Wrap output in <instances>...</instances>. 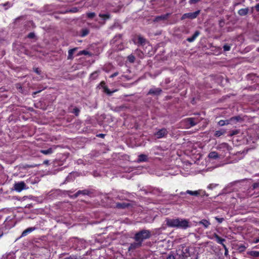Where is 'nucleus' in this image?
I'll return each mask as SVG.
<instances>
[{"instance_id":"22","label":"nucleus","mask_w":259,"mask_h":259,"mask_svg":"<svg viewBox=\"0 0 259 259\" xmlns=\"http://www.w3.org/2000/svg\"><path fill=\"white\" fill-rule=\"evenodd\" d=\"M250 255L254 257L259 256V251H251L249 253Z\"/></svg>"},{"instance_id":"16","label":"nucleus","mask_w":259,"mask_h":259,"mask_svg":"<svg viewBox=\"0 0 259 259\" xmlns=\"http://www.w3.org/2000/svg\"><path fill=\"white\" fill-rule=\"evenodd\" d=\"M80 36L84 37L89 33V30L88 29H82L80 32Z\"/></svg>"},{"instance_id":"58","label":"nucleus","mask_w":259,"mask_h":259,"mask_svg":"<svg viewBox=\"0 0 259 259\" xmlns=\"http://www.w3.org/2000/svg\"><path fill=\"white\" fill-rule=\"evenodd\" d=\"M96 73V72H94L92 74V75H94V74H95Z\"/></svg>"},{"instance_id":"12","label":"nucleus","mask_w":259,"mask_h":259,"mask_svg":"<svg viewBox=\"0 0 259 259\" xmlns=\"http://www.w3.org/2000/svg\"><path fill=\"white\" fill-rule=\"evenodd\" d=\"M199 224H201L204 226L205 228H207L210 225V223L206 220H202L199 222Z\"/></svg>"},{"instance_id":"1","label":"nucleus","mask_w":259,"mask_h":259,"mask_svg":"<svg viewBox=\"0 0 259 259\" xmlns=\"http://www.w3.org/2000/svg\"><path fill=\"white\" fill-rule=\"evenodd\" d=\"M165 223L166 225L169 227L186 229L189 226V222L188 220L180 218H167L165 220Z\"/></svg>"},{"instance_id":"40","label":"nucleus","mask_w":259,"mask_h":259,"mask_svg":"<svg viewBox=\"0 0 259 259\" xmlns=\"http://www.w3.org/2000/svg\"><path fill=\"white\" fill-rule=\"evenodd\" d=\"M216 186H217L216 184H210V185H208V188L212 189L213 188H214Z\"/></svg>"},{"instance_id":"51","label":"nucleus","mask_w":259,"mask_h":259,"mask_svg":"<svg viewBox=\"0 0 259 259\" xmlns=\"http://www.w3.org/2000/svg\"><path fill=\"white\" fill-rule=\"evenodd\" d=\"M40 91H41V90H39V91H37V92H34V93H33V94H34V95H35V94H37V93H38L40 92Z\"/></svg>"},{"instance_id":"37","label":"nucleus","mask_w":259,"mask_h":259,"mask_svg":"<svg viewBox=\"0 0 259 259\" xmlns=\"http://www.w3.org/2000/svg\"><path fill=\"white\" fill-rule=\"evenodd\" d=\"M38 165L37 164H33V165H26L25 166V167H29V168H32V167H36Z\"/></svg>"},{"instance_id":"28","label":"nucleus","mask_w":259,"mask_h":259,"mask_svg":"<svg viewBox=\"0 0 259 259\" xmlns=\"http://www.w3.org/2000/svg\"><path fill=\"white\" fill-rule=\"evenodd\" d=\"M224 51H229L231 49V46L229 45L226 44L223 46Z\"/></svg>"},{"instance_id":"5","label":"nucleus","mask_w":259,"mask_h":259,"mask_svg":"<svg viewBox=\"0 0 259 259\" xmlns=\"http://www.w3.org/2000/svg\"><path fill=\"white\" fill-rule=\"evenodd\" d=\"M186 125L187 126V128H190L192 127L195 125H196L198 123L197 121H195L194 118H188L185 120Z\"/></svg>"},{"instance_id":"3","label":"nucleus","mask_w":259,"mask_h":259,"mask_svg":"<svg viewBox=\"0 0 259 259\" xmlns=\"http://www.w3.org/2000/svg\"><path fill=\"white\" fill-rule=\"evenodd\" d=\"M14 187L16 191L20 192L22 190L26 189V184L24 182H20L15 183Z\"/></svg>"},{"instance_id":"38","label":"nucleus","mask_w":259,"mask_h":259,"mask_svg":"<svg viewBox=\"0 0 259 259\" xmlns=\"http://www.w3.org/2000/svg\"><path fill=\"white\" fill-rule=\"evenodd\" d=\"M166 259H175V257L172 254H169Z\"/></svg>"},{"instance_id":"2","label":"nucleus","mask_w":259,"mask_h":259,"mask_svg":"<svg viewBox=\"0 0 259 259\" xmlns=\"http://www.w3.org/2000/svg\"><path fill=\"white\" fill-rule=\"evenodd\" d=\"M151 233L149 230H143L137 233L135 236V239L137 242H140L141 244L142 241L150 237Z\"/></svg>"},{"instance_id":"50","label":"nucleus","mask_w":259,"mask_h":259,"mask_svg":"<svg viewBox=\"0 0 259 259\" xmlns=\"http://www.w3.org/2000/svg\"><path fill=\"white\" fill-rule=\"evenodd\" d=\"M101 84L102 85V86L103 87L104 86H105V82L104 81H102L101 82Z\"/></svg>"},{"instance_id":"34","label":"nucleus","mask_w":259,"mask_h":259,"mask_svg":"<svg viewBox=\"0 0 259 259\" xmlns=\"http://www.w3.org/2000/svg\"><path fill=\"white\" fill-rule=\"evenodd\" d=\"M215 219L219 223H221L223 222V221H224V218H219L218 217H215Z\"/></svg>"},{"instance_id":"11","label":"nucleus","mask_w":259,"mask_h":259,"mask_svg":"<svg viewBox=\"0 0 259 259\" xmlns=\"http://www.w3.org/2000/svg\"><path fill=\"white\" fill-rule=\"evenodd\" d=\"M141 243L140 242H137L131 244L129 247V250L134 249L137 247H140Z\"/></svg>"},{"instance_id":"57","label":"nucleus","mask_w":259,"mask_h":259,"mask_svg":"<svg viewBox=\"0 0 259 259\" xmlns=\"http://www.w3.org/2000/svg\"><path fill=\"white\" fill-rule=\"evenodd\" d=\"M180 194H181V195H183V194H185V193H184V192H181V193H180Z\"/></svg>"},{"instance_id":"32","label":"nucleus","mask_w":259,"mask_h":259,"mask_svg":"<svg viewBox=\"0 0 259 259\" xmlns=\"http://www.w3.org/2000/svg\"><path fill=\"white\" fill-rule=\"evenodd\" d=\"M165 18V17H156L154 20V22H156V21H159L160 20H164Z\"/></svg>"},{"instance_id":"53","label":"nucleus","mask_w":259,"mask_h":259,"mask_svg":"<svg viewBox=\"0 0 259 259\" xmlns=\"http://www.w3.org/2000/svg\"><path fill=\"white\" fill-rule=\"evenodd\" d=\"M48 163H49V161L48 160H45L44 162V164H48Z\"/></svg>"},{"instance_id":"26","label":"nucleus","mask_w":259,"mask_h":259,"mask_svg":"<svg viewBox=\"0 0 259 259\" xmlns=\"http://www.w3.org/2000/svg\"><path fill=\"white\" fill-rule=\"evenodd\" d=\"M229 124V121L228 120H221L219 122V124L220 126H223V125H225V124Z\"/></svg>"},{"instance_id":"8","label":"nucleus","mask_w":259,"mask_h":259,"mask_svg":"<svg viewBox=\"0 0 259 259\" xmlns=\"http://www.w3.org/2000/svg\"><path fill=\"white\" fill-rule=\"evenodd\" d=\"M213 236L216 239V241L217 242L222 245V246H223V244H224V242L225 241V239H223V238H221V237H220L219 236V235H218L217 234H213Z\"/></svg>"},{"instance_id":"27","label":"nucleus","mask_w":259,"mask_h":259,"mask_svg":"<svg viewBox=\"0 0 259 259\" xmlns=\"http://www.w3.org/2000/svg\"><path fill=\"white\" fill-rule=\"evenodd\" d=\"M127 58H128V60L131 63H133L135 60V58L134 56L133 55H129L128 56Z\"/></svg>"},{"instance_id":"59","label":"nucleus","mask_w":259,"mask_h":259,"mask_svg":"<svg viewBox=\"0 0 259 259\" xmlns=\"http://www.w3.org/2000/svg\"><path fill=\"white\" fill-rule=\"evenodd\" d=\"M102 20L104 22V20H105V19H102Z\"/></svg>"},{"instance_id":"54","label":"nucleus","mask_w":259,"mask_h":259,"mask_svg":"<svg viewBox=\"0 0 259 259\" xmlns=\"http://www.w3.org/2000/svg\"><path fill=\"white\" fill-rule=\"evenodd\" d=\"M99 16H104V17H105V16H108L107 15H105V14H103V15L100 14Z\"/></svg>"},{"instance_id":"25","label":"nucleus","mask_w":259,"mask_h":259,"mask_svg":"<svg viewBox=\"0 0 259 259\" xmlns=\"http://www.w3.org/2000/svg\"><path fill=\"white\" fill-rule=\"evenodd\" d=\"M145 39L141 36L138 37V42L141 45L144 44L145 42Z\"/></svg>"},{"instance_id":"19","label":"nucleus","mask_w":259,"mask_h":259,"mask_svg":"<svg viewBox=\"0 0 259 259\" xmlns=\"http://www.w3.org/2000/svg\"><path fill=\"white\" fill-rule=\"evenodd\" d=\"M186 193L189 194L191 195H194V196H197V195H198L199 194V192L197 191H191V190H187L186 192Z\"/></svg>"},{"instance_id":"41","label":"nucleus","mask_w":259,"mask_h":259,"mask_svg":"<svg viewBox=\"0 0 259 259\" xmlns=\"http://www.w3.org/2000/svg\"><path fill=\"white\" fill-rule=\"evenodd\" d=\"M34 71L37 74H40V71L39 70V69L38 68H34Z\"/></svg>"},{"instance_id":"42","label":"nucleus","mask_w":259,"mask_h":259,"mask_svg":"<svg viewBox=\"0 0 259 259\" xmlns=\"http://www.w3.org/2000/svg\"><path fill=\"white\" fill-rule=\"evenodd\" d=\"M259 186V183H254L252 185V187H253V189H255L257 187H258Z\"/></svg>"},{"instance_id":"33","label":"nucleus","mask_w":259,"mask_h":259,"mask_svg":"<svg viewBox=\"0 0 259 259\" xmlns=\"http://www.w3.org/2000/svg\"><path fill=\"white\" fill-rule=\"evenodd\" d=\"M34 37L35 34L33 32H31L28 35V37L29 38H33Z\"/></svg>"},{"instance_id":"4","label":"nucleus","mask_w":259,"mask_h":259,"mask_svg":"<svg viewBox=\"0 0 259 259\" xmlns=\"http://www.w3.org/2000/svg\"><path fill=\"white\" fill-rule=\"evenodd\" d=\"M168 132L165 128H162L159 130L155 134V136L157 139H160L165 137L167 135Z\"/></svg>"},{"instance_id":"23","label":"nucleus","mask_w":259,"mask_h":259,"mask_svg":"<svg viewBox=\"0 0 259 259\" xmlns=\"http://www.w3.org/2000/svg\"><path fill=\"white\" fill-rule=\"evenodd\" d=\"M199 13V11H196L194 13L185 14L183 16H196Z\"/></svg>"},{"instance_id":"31","label":"nucleus","mask_w":259,"mask_h":259,"mask_svg":"<svg viewBox=\"0 0 259 259\" xmlns=\"http://www.w3.org/2000/svg\"><path fill=\"white\" fill-rule=\"evenodd\" d=\"M89 52L88 51H85V50L81 51H80L79 53V55H89Z\"/></svg>"},{"instance_id":"46","label":"nucleus","mask_w":259,"mask_h":259,"mask_svg":"<svg viewBox=\"0 0 259 259\" xmlns=\"http://www.w3.org/2000/svg\"><path fill=\"white\" fill-rule=\"evenodd\" d=\"M253 242H254V243H257L259 242V238L255 239L253 241Z\"/></svg>"},{"instance_id":"13","label":"nucleus","mask_w":259,"mask_h":259,"mask_svg":"<svg viewBox=\"0 0 259 259\" xmlns=\"http://www.w3.org/2000/svg\"><path fill=\"white\" fill-rule=\"evenodd\" d=\"M76 50L77 48H75L69 50L68 59L71 60L73 59V54Z\"/></svg>"},{"instance_id":"52","label":"nucleus","mask_w":259,"mask_h":259,"mask_svg":"<svg viewBox=\"0 0 259 259\" xmlns=\"http://www.w3.org/2000/svg\"><path fill=\"white\" fill-rule=\"evenodd\" d=\"M237 132L236 131V132H233V133L231 134V135H235L236 134H237Z\"/></svg>"},{"instance_id":"44","label":"nucleus","mask_w":259,"mask_h":259,"mask_svg":"<svg viewBox=\"0 0 259 259\" xmlns=\"http://www.w3.org/2000/svg\"><path fill=\"white\" fill-rule=\"evenodd\" d=\"M3 5L4 6H7V5H8V6H9V7H11V4H10V3H9V2H8V3H6V4H3Z\"/></svg>"},{"instance_id":"55","label":"nucleus","mask_w":259,"mask_h":259,"mask_svg":"<svg viewBox=\"0 0 259 259\" xmlns=\"http://www.w3.org/2000/svg\"><path fill=\"white\" fill-rule=\"evenodd\" d=\"M99 136H100V137H103L104 136V135H103V134H100V135H99Z\"/></svg>"},{"instance_id":"7","label":"nucleus","mask_w":259,"mask_h":259,"mask_svg":"<svg viewBox=\"0 0 259 259\" xmlns=\"http://www.w3.org/2000/svg\"><path fill=\"white\" fill-rule=\"evenodd\" d=\"M35 230V228L30 227L25 230L21 234V237H24L26 236L28 233H31Z\"/></svg>"},{"instance_id":"60","label":"nucleus","mask_w":259,"mask_h":259,"mask_svg":"<svg viewBox=\"0 0 259 259\" xmlns=\"http://www.w3.org/2000/svg\"><path fill=\"white\" fill-rule=\"evenodd\" d=\"M101 18H103L104 17H101ZM106 18H109V17H107Z\"/></svg>"},{"instance_id":"49","label":"nucleus","mask_w":259,"mask_h":259,"mask_svg":"<svg viewBox=\"0 0 259 259\" xmlns=\"http://www.w3.org/2000/svg\"><path fill=\"white\" fill-rule=\"evenodd\" d=\"M220 25L221 27L223 26V22L222 21H220Z\"/></svg>"},{"instance_id":"24","label":"nucleus","mask_w":259,"mask_h":259,"mask_svg":"<svg viewBox=\"0 0 259 259\" xmlns=\"http://www.w3.org/2000/svg\"><path fill=\"white\" fill-rule=\"evenodd\" d=\"M71 112L72 113L75 114L76 116H78L79 114V113L80 112V110L78 108L75 107L73 109V110Z\"/></svg>"},{"instance_id":"18","label":"nucleus","mask_w":259,"mask_h":259,"mask_svg":"<svg viewBox=\"0 0 259 259\" xmlns=\"http://www.w3.org/2000/svg\"><path fill=\"white\" fill-rule=\"evenodd\" d=\"M225 131L224 130H221L220 131H217L215 132L214 136L216 137H220L221 136L224 135L225 133Z\"/></svg>"},{"instance_id":"47","label":"nucleus","mask_w":259,"mask_h":259,"mask_svg":"<svg viewBox=\"0 0 259 259\" xmlns=\"http://www.w3.org/2000/svg\"><path fill=\"white\" fill-rule=\"evenodd\" d=\"M94 16V13H90L88 14V16L89 17H90V16Z\"/></svg>"},{"instance_id":"43","label":"nucleus","mask_w":259,"mask_h":259,"mask_svg":"<svg viewBox=\"0 0 259 259\" xmlns=\"http://www.w3.org/2000/svg\"><path fill=\"white\" fill-rule=\"evenodd\" d=\"M118 74V72H115L114 73L112 74V75H110V77L111 78H113L116 76H117V75Z\"/></svg>"},{"instance_id":"17","label":"nucleus","mask_w":259,"mask_h":259,"mask_svg":"<svg viewBox=\"0 0 259 259\" xmlns=\"http://www.w3.org/2000/svg\"><path fill=\"white\" fill-rule=\"evenodd\" d=\"M40 152L45 155H48L53 153V150L52 148H49L47 150H41Z\"/></svg>"},{"instance_id":"15","label":"nucleus","mask_w":259,"mask_h":259,"mask_svg":"<svg viewBox=\"0 0 259 259\" xmlns=\"http://www.w3.org/2000/svg\"><path fill=\"white\" fill-rule=\"evenodd\" d=\"M147 160V156L144 154H141L139 156L138 161L139 162L146 161Z\"/></svg>"},{"instance_id":"29","label":"nucleus","mask_w":259,"mask_h":259,"mask_svg":"<svg viewBox=\"0 0 259 259\" xmlns=\"http://www.w3.org/2000/svg\"><path fill=\"white\" fill-rule=\"evenodd\" d=\"M104 92L108 95H111L113 92L110 91L109 89L106 86L103 87Z\"/></svg>"},{"instance_id":"30","label":"nucleus","mask_w":259,"mask_h":259,"mask_svg":"<svg viewBox=\"0 0 259 259\" xmlns=\"http://www.w3.org/2000/svg\"><path fill=\"white\" fill-rule=\"evenodd\" d=\"M221 147L222 148H226L227 150H229L230 149V147L228 145V144L227 143H223L221 145Z\"/></svg>"},{"instance_id":"56","label":"nucleus","mask_w":259,"mask_h":259,"mask_svg":"<svg viewBox=\"0 0 259 259\" xmlns=\"http://www.w3.org/2000/svg\"><path fill=\"white\" fill-rule=\"evenodd\" d=\"M3 235V233H2L1 234H0V238H1Z\"/></svg>"},{"instance_id":"20","label":"nucleus","mask_w":259,"mask_h":259,"mask_svg":"<svg viewBox=\"0 0 259 259\" xmlns=\"http://www.w3.org/2000/svg\"><path fill=\"white\" fill-rule=\"evenodd\" d=\"M80 194H82L83 195L87 194V191H86V190H83V191L79 190V191H78L77 193H76L74 195V197H75V198L77 197Z\"/></svg>"},{"instance_id":"45","label":"nucleus","mask_w":259,"mask_h":259,"mask_svg":"<svg viewBox=\"0 0 259 259\" xmlns=\"http://www.w3.org/2000/svg\"><path fill=\"white\" fill-rule=\"evenodd\" d=\"M255 8L257 11H259V4H257Z\"/></svg>"},{"instance_id":"10","label":"nucleus","mask_w":259,"mask_h":259,"mask_svg":"<svg viewBox=\"0 0 259 259\" xmlns=\"http://www.w3.org/2000/svg\"><path fill=\"white\" fill-rule=\"evenodd\" d=\"M200 33L198 31H196L194 34L192 36L189 37L187 38V40L189 42H192L199 35Z\"/></svg>"},{"instance_id":"39","label":"nucleus","mask_w":259,"mask_h":259,"mask_svg":"<svg viewBox=\"0 0 259 259\" xmlns=\"http://www.w3.org/2000/svg\"><path fill=\"white\" fill-rule=\"evenodd\" d=\"M76 11H77V8H73L72 9H70L69 10H66V12H75Z\"/></svg>"},{"instance_id":"9","label":"nucleus","mask_w":259,"mask_h":259,"mask_svg":"<svg viewBox=\"0 0 259 259\" xmlns=\"http://www.w3.org/2000/svg\"><path fill=\"white\" fill-rule=\"evenodd\" d=\"M208 157L210 159H216L219 157V156L215 151H212L209 153Z\"/></svg>"},{"instance_id":"35","label":"nucleus","mask_w":259,"mask_h":259,"mask_svg":"<svg viewBox=\"0 0 259 259\" xmlns=\"http://www.w3.org/2000/svg\"><path fill=\"white\" fill-rule=\"evenodd\" d=\"M223 247L225 250V255L227 256L228 254V250L225 244H223Z\"/></svg>"},{"instance_id":"14","label":"nucleus","mask_w":259,"mask_h":259,"mask_svg":"<svg viewBox=\"0 0 259 259\" xmlns=\"http://www.w3.org/2000/svg\"><path fill=\"white\" fill-rule=\"evenodd\" d=\"M248 11V8L242 9H240V10H239L238 14L241 16L246 15L247 14Z\"/></svg>"},{"instance_id":"6","label":"nucleus","mask_w":259,"mask_h":259,"mask_svg":"<svg viewBox=\"0 0 259 259\" xmlns=\"http://www.w3.org/2000/svg\"><path fill=\"white\" fill-rule=\"evenodd\" d=\"M161 92V90L159 88L151 89L149 90L148 94L152 95H159Z\"/></svg>"},{"instance_id":"21","label":"nucleus","mask_w":259,"mask_h":259,"mask_svg":"<svg viewBox=\"0 0 259 259\" xmlns=\"http://www.w3.org/2000/svg\"><path fill=\"white\" fill-rule=\"evenodd\" d=\"M128 205V204H127L125 203H117L116 204V207L119 208H124L127 207Z\"/></svg>"},{"instance_id":"48","label":"nucleus","mask_w":259,"mask_h":259,"mask_svg":"<svg viewBox=\"0 0 259 259\" xmlns=\"http://www.w3.org/2000/svg\"><path fill=\"white\" fill-rule=\"evenodd\" d=\"M94 27H99L100 26V25L99 24H94L93 25Z\"/></svg>"},{"instance_id":"36","label":"nucleus","mask_w":259,"mask_h":259,"mask_svg":"<svg viewBox=\"0 0 259 259\" xmlns=\"http://www.w3.org/2000/svg\"><path fill=\"white\" fill-rule=\"evenodd\" d=\"M200 0H189V3L190 4H195L198 2Z\"/></svg>"}]
</instances>
